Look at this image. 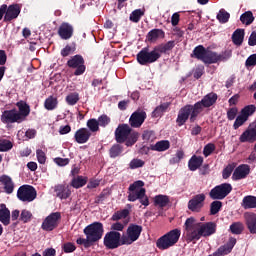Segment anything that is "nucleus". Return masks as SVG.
I'll list each match as a JSON object with an SVG mask.
<instances>
[{"instance_id":"58","label":"nucleus","mask_w":256,"mask_h":256,"mask_svg":"<svg viewBox=\"0 0 256 256\" xmlns=\"http://www.w3.org/2000/svg\"><path fill=\"white\" fill-rule=\"evenodd\" d=\"M183 157H185V152H183V150H178L176 152L175 157L172 158L171 163H179V161H181V159H183Z\"/></svg>"},{"instance_id":"59","label":"nucleus","mask_w":256,"mask_h":256,"mask_svg":"<svg viewBox=\"0 0 256 256\" xmlns=\"http://www.w3.org/2000/svg\"><path fill=\"white\" fill-rule=\"evenodd\" d=\"M54 163L59 165V167H65V165H69V158H55Z\"/></svg>"},{"instance_id":"14","label":"nucleus","mask_w":256,"mask_h":256,"mask_svg":"<svg viewBox=\"0 0 256 256\" xmlns=\"http://www.w3.org/2000/svg\"><path fill=\"white\" fill-rule=\"evenodd\" d=\"M60 222H61V213L59 212L51 213L42 222V229L43 231H53V229H57Z\"/></svg>"},{"instance_id":"19","label":"nucleus","mask_w":256,"mask_h":256,"mask_svg":"<svg viewBox=\"0 0 256 256\" xmlns=\"http://www.w3.org/2000/svg\"><path fill=\"white\" fill-rule=\"evenodd\" d=\"M147 119V113L141 109L136 110L129 119V123L131 127H134L135 129H138L145 123V120Z\"/></svg>"},{"instance_id":"18","label":"nucleus","mask_w":256,"mask_h":256,"mask_svg":"<svg viewBox=\"0 0 256 256\" xmlns=\"http://www.w3.org/2000/svg\"><path fill=\"white\" fill-rule=\"evenodd\" d=\"M205 194H197L188 202V209L193 213H199L205 205Z\"/></svg>"},{"instance_id":"49","label":"nucleus","mask_w":256,"mask_h":256,"mask_svg":"<svg viewBox=\"0 0 256 256\" xmlns=\"http://www.w3.org/2000/svg\"><path fill=\"white\" fill-rule=\"evenodd\" d=\"M234 170L235 164H228L222 172L223 179H229L231 177V173H233Z\"/></svg>"},{"instance_id":"15","label":"nucleus","mask_w":256,"mask_h":256,"mask_svg":"<svg viewBox=\"0 0 256 256\" xmlns=\"http://www.w3.org/2000/svg\"><path fill=\"white\" fill-rule=\"evenodd\" d=\"M67 65L71 69H76L74 72V75L76 76L83 75V73H85V60L81 55H75L72 57L70 60H68Z\"/></svg>"},{"instance_id":"35","label":"nucleus","mask_w":256,"mask_h":256,"mask_svg":"<svg viewBox=\"0 0 256 256\" xmlns=\"http://www.w3.org/2000/svg\"><path fill=\"white\" fill-rule=\"evenodd\" d=\"M243 39H245V30L243 29H237L232 35L234 45H242Z\"/></svg>"},{"instance_id":"61","label":"nucleus","mask_w":256,"mask_h":256,"mask_svg":"<svg viewBox=\"0 0 256 256\" xmlns=\"http://www.w3.org/2000/svg\"><path fill=\"white\" fill-rule=\"evenodd\" d=\"M76 247L75 244L68 242L66 244H64L63 246V250L65 253H73V251H75Z\"/></svg>"},{"instance_id":"20","label":"nucleus","mask_w":256,"mask_h":256,"mask_svg":"<svg viewBox=\"0 0 256 256\" xmlns=\"http://www.w3.org/2000/svg\"><path fill=\"white\" fill-rule=\"evenodd\" d=\"M73 26L67 22L62 23L58 28V35L64 41H67L73 37Z\"/></svg>"},{"instance_id":"47","label":"nucleus","mask_w":256,"mask_h":256,"mask_svg":"<svg viewBox=\"0 0 256 256\" xmlns=\"http://www.w3.org/2000/svg\"><path fill=\"white\" fill-rule=\"evenodd\" d=\"M129 215V210L124 209L121 211H117L112 216V221H119L121 219H125Z\"/></svg>"},{"instance_id":"4","label":"nucleus","mask_w":256,"mask_h":256,"mask_svg":"<svg viewBox=\"0 0 256 256\" xmlns=\"http://www.w3.org/2000/svg\"><path fill=\"white\" fill-rule=\"evenodd\" d=\"M145 182L138 180L129 186L128 201L140 200L145 207L149 206V198L145 195Z\"/></svg>"},{"instance_id":"48","label":"nucleus","mask_w":256,"mask_h":256,"mask_svg":"<svg viewBox=\"0 0 256 256\" xmlns=\"http://www.w3.org/2000/svg\"><path fill=\"white\" fill-rule=\"evenodd\" d=\"M141 17H143V12L141 11V9L134 10L130 14V21H133V23H139Z\"/></svg>"},{"instance_id":"33","label":"nucleus","mask_w":256,"mask_h":256,"mask_svg":"<svg viewBox=\"0 0 256 256\" xmlns=\"http://www.w3.org/2000/svg\"><path fill=\"white\" fill-rule=\"evenodd\" d=\"M206 54H207V49H205L203 45H199L193 50L191 57H195V59H199L204 63Z\"/></svg>"},{"instance_id":"21","label":"nucleus","mask_w":256,"mask_h":256,"mask_svg":"<svg viewBox=\"0 0 256 256\" xmlns=\"http://www.w3.org/2000/svg\"><path fill=\"white\" fill-rule=\"evenodd\" d=\"M20 13L21 6L19 4H12L6 8L4 21H13V19H17V17H19Z\"/></svg>"},{"instance_id":"5","label":"nucleus","mask_w":256,"mask_h":256,"mask_svg":"<svg viewBox=\"0 0 256 256\" xmlns=\"http://www.w3.org/2000/svg\"><path fill=\"white\" fill-rule=\"evenodd\" d=\"M159 59H161V52L156 47L151 51L145 47L137 54V61L140 65H151Z\"/></svg>"},{"instance_id":"11","label":"nucleus","mask_w":256,"mask_h":256,"mask_svg":"<svg viewBox=\"0 0 256 256\" xmlns=\"http://www.w3.org/2000/svg\"><path fill=\"white\" fill-rule=\"evenodd\" d=\"M231 191H233V186H231V184L229 183H224L214 187L210 191L209 196L211 199L221 200V199H225L227 195L231 193Z\"/></svg>"},{"instance_id":"57","label":"nucleus","mask_w":256,"mask_h":256,"mask_svg":"<svg viewBox=\"0 0 256 256\" xmlns=\"http://www.w3.org/2000/svg\"><path fill=\"white\" fill-rule=\"evenodd\" d=\"M213 151H215V144L213 143H209L204 147L203 150V155L205 157H209V155H211V153H213Z\"/></svg>"},{"instance_id":"2","label":"nucleus","mask_w":256,"mask_h":256,"mask_svg":"<svg viewBox=\"0 0 256 256\" xmlns=\"http://www.w3.org/2000/svg\"><path fill=\"white\" fill-rule=\"evenodd\" d=\"M115 139L117 143H125L127 147L135 145L137 139H139V132L133 130L127 124H120L115 130Z\"/></svg>"},{"instance_id":"51","label":"nucleus","mask_w":256,"mask_h":256,"mask_svg":"<svg viewBox=\"0 0 256 256\" xmlns=\"http://www.w3.org/2000/svg\"><path fill=\"white\" fill-rule=\"evenodd\" d=\"M222 203L221 201H214L211 203V206H210V213L211 215H217V212L218 211H221V207H222Z\"/></svg>"},{"instance_id":"34","label":"nucleus","mask_w":256,"mask_h":256,"mask_svg":"<svg viewBox=\"0 0 256 256\" xmlns=\"http://www.w3.org/2000/svg\"><path fill=\"white\" fill-rule=\"evenodd\" d=\"M59 105L57 97L50 96L44 102V107L47 111H54V109Z\"/></svg>"},{"instance_id":"36","label":"nucleus","mask_w":256,"mask_h":256,"mask_svg":"<svg viewBox=\"0 0 256 256\" xmlns=\"http://www.w3.org/2000/svg\"><path fill=\"white\" fill-rule=\"evenodd\" d=\"M160 37H165V32H163L161 29H153L147 35L148 41L151 42L157 41V39H160Z\"/></svg>"},{"instance_id":"52","label":"nucleus","mask_w":256,"mask_h":256,"mask_svg":"<svg viewBox=\"0 0 256 256\" xmlns=\"http://www.w3.org/2000/svg\"><path fill=\"white\" fill-rule=\"evenodd\" d=\"M97 122L99 127H107L111 123V118L107 115H101L98 117Z\"/></svg>"},{"instance_id":"8","label":"nucleus","mask_w":256,"mask_h":256,"mask_svg":"<svg viewBox=\"0 0 256 256\" xmlns=\"http://www.w3.org/2000/svg\"><path fill=\"white\" fill-rule=\"evenodd\" d=\"M141 231H143V227L135 224L130 225L126 234L122 235V243L125 245H132V243H135L141 236Z\"/></svg>"},{"instance_id":"9","label":"nucleus","mask_w":256,"mask_h":256,"mask_svg":"<svg viewBox=\"0 0 256 256\" xmlns=\"http://www.w3.org/2000/svg\"><path fill=\"white\" fill-rule=\"evenodd\" d=\"M193 111H195L194 105H186L180 109V111L178 113L177 120H176V123L179 125V127L185 125V123H187V119H189V117H190L191 122H193L197 119L199 114H196L195 116H193Z\"/></svg>"},{"instance_id":"38","label":"nucleus","mask_w":256,"mask_h":256,"mask_svg":"<svg viewBox=\"0 0 256 256\" xmlns=\"http://www.w3.org/2000/svg\"><path fill=\"white\" fill-rule=\"evenodd\" d=\"M169 109V103H163L156 107L154 111L152 112V117L157 119L158 117H163V113Z\"/></svg>"},{"instance_id":"1","label":"nucleus","mask_w":256,"mask_h":256,"mask_svg":"<svg viewBox=\"0 0 256 256\" xmlns=\"http://www.w3.org/2000/svg\"><path fill=\"white\" fill-rule=\"evenodd\" d=\"M187 241H199L201 237H211L217 231L215 222H198L195 218L190 217L184 224Z\"/></svg>"},{"instance_id":"7","label":"nucleus","mask_w":256,"mask_h":256,"mask_svg":"<svg viewBox=\"0 0 256 256\" xmlns=\"http://www.w3.org/2000/svg\"><path fill=\"white\" fill-rule=\"evenodd\" d=\"M123 244V236L117 231H110L104 237V246L106 249H117Z\"/></svg>"},{"instance_id":"6","label":"nucleus","mask_w":256,"mask_h":256,"mask_svg":"<svg viewBox=\"0 0 256 256\" xmlns=\"http://www.w3.org/2000/svg\"><path fill=\"white\" fill-rule=\"evenodd\" d=\"M103 231V224L100 222H94L84 229V234L86 235L88 241L95 243L99 241L101 237H103Z\"/></svg>"},{"instance_id":"39","label":"nucleus","mask_w":256,"mask_h":256,"mask_svg":"<svg viewBox=\"0 0 256 256\" xmlns=\"http://www.w3.org/2000/svg\"><path fill=\"white\" fill-rule=\"evenodd\" d=\"M155 205L158 207H167L169 205V197L165 195H157L154 198Z\"/></svg>"},{"instance_id":"28","label":"nucleus","mask_w":256,"mask_h":256,"mask_svg":"<svg viewBox=\"0 0 256 256\" xmlns=\"http://www.w3.org/2000/svg\"><path fill=\"white\" fill-rule=\"evenodd\" d=\"M0 221L6 226L11 223V212L5 204H0Z\"/></svg>"},{"instance_id":"42","label":"nucleus","mask_w":256,"mask_h":256,"mask_svg":"<svg viewBox=\"0 0 256 256\" xmlns=\"http://www.w3.org/2000/svg\"><path fill=\"white\" fill-rule=\"evenodd\" d=\"M86 125L90 133H97V131H99V122L95 118L89 119Z\"/></svg>"},{"instance_id":"30","label":"nucleus","mask_w":256,"mask_h":256,"mask_svg":"<svg viewBox=\"0 0 256 256\" xmlns=\"http://www.w3.org/2000/svg\"><path fill=\"white\" fill-rule=\"evenodd\" d=\"M241 206L243 209H256V196L248 195L244 197Z\"/></svg>"},{"instance_id":"62","label":"nucleus","mask_w":256,"mask_h":256,"mask_svg":"<svg viewBox=\"0 0 256 256\" xmlns=\"http://www.w3.org/2000/svg\"><path fill=\"white\" fill-rule=\"evenodd\" d=\"M125 229V224L121 222H116L111 225V230L112 231H123Z\"/></svg>"},{"instance_id":"37","label":"nucleus","mask_w":256,"mask_h":256,"mask_svg":"<svg viewBox=\"0 0 256 256\" xmlns=\"http://www.w3.org/2000/svg\"><path fill=\"white\" fill-rule=\"evenodd\" d=\"M71 185L74 189H81V187H85V185H87V177L77 176L72 179Z\"/></svg>"},{"instance_id":"32","label":"nucleus","mask_w":256,"mask_h":256,"mask_svg":"<svg viewBox=\"0 0 256 256\" xmlns=\"http://www.w3.org/2000/svg\"><path fill=\"white\" fill-rule=\"evenodd\" d=\"M0 181H1L2 185H4V190L8 194L13 193V190L15 189V185L13 184V180H11V177H9V176H2L0 178Z\"/></svg>"},{"instance_id":"60","label":"nucleus","mask_w":256,"mask_h":256,"mask_svg":"<svg viewBox=\"0 0 256 256\" xmlns=\"http://www.w3.org/2000/svg\"><path fill=\"white\" fill-rule=\"evenodd\" d=\"M255 65H256V54H252L246 60V67H255Z\"/></svg>"},{"instance_id":"13","label":"nucleus","mask_w":256,"mask_h":256,"mask_svg":"<svg viewBox=\"0 0 256 256\" xmlns=\"http://www.w3.org/2000/svg\"><path fill=\"white\" fill-rule=\"evenodd\" d=\"M217 101V94L210 93L206 95L200 102L194 105L193 117L202 113L203 109L211 107Z\"/></svg>"},{"instance_id":"29","label":"nucleus","mask_w":256,"mask_h":256,"mask_svg":"<svg viewBox=\"0 0 256 256\" xmlns=\"http://www.w3.org/2000/svg\"><path fill=\"white\" fill-rule=\"evenodd\" d=\"M203 165V157L201 156H192L188 162V167L190 171H197Z\"/></svg>"},{"instance_id":"27","label":"nucleus","mask_w":256,"mask_h":256,"mask_svg":"<svg viewBox=\"0 0 256 256\" xmlns=\"http://www.w3.org/2000/svg\"><path fill=\"white\" fill-rule=\"evenodd\" d=\"M54 191L60 199H68L71 195V189H69V186L62 184L55 186Z\"/></svg>"},{"instance_id":"17","label":"nucleus","mask_w":256,"mask_h":256,"mask_svg":"<svg viewBox=\"0 0 256 256\" xmlns=\"http://www.w3.org/2000/svg\"><path fill=\"white\" fill-rule=\"evenodd\" d=\"M2 123H23L19 111L17 109L5 110L1 115Z\"/></svg>"},{"instance_id":"54","label":"nucleus","mask_w":256,"mask_h":256,"mask_svg":"<svg viewBox=\"0 0 256 256\" xmlns=\"http://www.w3.org/2000/svg\"><path fill=\"white\" fill-rule=\"evenodd\" d=\"M143 165H145V162L141 159H133L130 164L129 167L130 169H139V167H143Z\"/></svg>"},{"instance_id":"12","label":"nucleus","mask_w":256,"mask_h":256,"mask_svg":"<svg viewBox=\"0 0 256 256\" xmlns=\"http://www.w3.org/2000/svg\"><path fill=\"white\" fill-rule=\"evenodd\" d=\"M255 111V105H248L244 107L233 124L234 129H239V127L245 125L246 121H248V119L251 117V115H253V113H255Z\"/></svg>"},{"instance_id":"50","label":"nucleus","mask_w":256,"mask_h":256,"mask_svg":"<svg viewBox=\"0 0 256 256\" xmlns=\"http://www.w3.org/2000/svg\"><path fill=\"white\" fill-rule=\"evenodd\" d=\"M230 17H231V15L223 9L220 10L217 15V19H218V21H220V23H227V21H229Z\"/></svg>"},{"instance_id":"16","label":"nucleus","mask_w":256,"mask_h":256,"mask_svg":"<svg viewBox=\"0 0 256 256\" xmlns=\"http://www.w3.org/2000/svg\"><path fill=\"white\" fill-rule=\"evenodd\" d=\"M231 57V53L217 54L211 50H206V55L204 56V63L211 65L213 63H219V61H227Z\"/></svg>"},{"instance_id":"22","label":"nucleus","mask_w":256,"mask_h":256,"mask_svg":"<svg viewBox=\"0 0 256 256\" xmlns=\"http://www.w3.org/2000/svg\"><path fill=\"white\" fill-rule=\"evenodd\" d=\"M74 139L79 145H83L91 139V131L87 128H80L74 134Z\"/></svg>"},{"instance_id":"23","label":"nucleus","mask_w":256,"mask_h":256,"mask_svg":"<svg viewBox=\"0 0 256 256\" xmlns=\"http://www.w3.org/2000/svg\"><path fill=\"white\" fill-rule=\"evenodd\" d=\"M251 169L249 168V165L247 164H242L238 166L232 175L233 181H240V179H245L247 175H249Z\"/></svg>"},{"instance_id":"56","label":"nucleus","mask_w":256,"mask_h":256,"mask_svg":"<svg viewBox=\"0 0 256 256\" xmlns=\"http://www.w3.org/2000/svg\"><path fill=\"white\" fill-rule=\"evenodd\" d=\"M38 163L41 165H45V162L47 161V155H45V152L43 150H37L36 151Z\"/></svg>"},{"instance_id":"40","label":"nucleus","mask_w":256,"mask_h":256,"mask_svg":"<svg viewBox=\"0 0 256 256\" xmlns=\"http://www.w3.org/2000/svg\"><path fill=\"white\" fill-rule=\"evenodd\" d=\"M240 21L244 25H251V23H253V21H255V17H253V12L248 11V12H245L244 14H242L240 17Z\"/></svg>"},{"instance_id":"31","label":"nucleus","mask_w":256,"mask_h":256,"mask_svg":"<svg viewBox=\"0 0 256 256\" xmlns=\"http://www.w3.org/2000/svg\"><path fill=\"white\" fill-rule=\"evenodd\" d=\"M171 147L169 140H161L151 146L152 151L163 152L167 151Z\"/></svg>"},{"instance_id":"53","label":"nucleus","mask_w":256,"mask_h":256,"mask_svg":"<svg viewBox=\"0 0 256 256\" xmlns=\"http://www.w3.org/2000/svg\"><path fill=\"white\" fill-rule=\"evenodd\" d=\"M122 148L119 144H116L114 146H112V148L110 149V157H112L113 159H115V157H119V155H121L122 153Z\"/></svg>"},{"instance_id":"10","label":"nucleus","mask_w":256,"mask_h":256,"mask_svg":"<svg viewBox=\"0 0 256 256\" xmlns=\"http://www.w3.org/2000/svg\"><path fill=\"white\" fill-rule=\"evenodd\" d=\"M17 197L20 201L31 203L37 199V191L33 186L23 185L18 189Z\"/></svg>"},{"instance_id":"46","label":"nucleus","mask_w":256,"mask_h":256,"mask_svg":"<svg viewBox=\"0 0 256 256\" xmlns=\"http://www.w3.org/2000/svg\"><path fill=\"white\" fill-rule=\"evenodd\" d=\"M78 102H79V93L74 92L66 96V103H68L69 105H77Z\"/></svg>"},{"instance_id":"64","label":"nucleus","mask_w":256,"mask_h":256,"mask_svg":"<svg viewBox=\"0 0 256 256\" xmlns=\"http://www.w3.org/2000/svg\"><path fill=\"white\" fill-rule=\"evenodd\" d=\"M59 133L60 135H67V133H71V126L69 125L60 126Z\"/></svg>"},{"instance_id":"25","label":"nucleus","mask_w":256,"mask_h":256,"mask_svg":"<svg viewBox=\"0 0 256 256\" xmlns=\"http://www.w3.org/2000/svg\"><path fill=\"white\" fill-rule=\"evenodd\" d=\"M240 143H253L256 141V128H249L246 131H244L240 138Z\"/></svg>"},{"instance_id":"55","label":"nucleus","mask_w":256,"mask_h":256,"mask_svg":"<svg viewBox=\"0 0 256 256\" xmlns=\"http://www.w3.org/2000/svg\"><path fill=\"white\" fill-rule=\"evenodd\" d=\"M237 113H239V109L237 107H232L227 111V118L229 121H233L235 117H237Z\"/></svg>"},{"instance_id":"44","label":"nucleus","mask_w":256,"mask_h":256,"mask_svg":"<svg viewBox=\"0 0 256 256\" xmlns=\"http://www.w3.org/2000/svg\"><path fill=\"white\" fill-rule=\"evenodd\" d=\"M173 47H175V41H169L166 44H162L158 47H156V49H158L160 51V57L162 53H167V51H171V49H173Z\"/></svg>"},{"instance_id":"43","label":"nucleus","mask_w":256,"mask_h":256,"mask_svg":"<svg viewBox=\"0 0 256 256\" xmlns=\"http://www.w3.org/2000/svg\"><path fill=\"white\" fill-rule=\"evenodd\" d=\"M243 229H244V226H243V223L241 222H235L230 226V231L234 235H241V233H243Z\"/></svg>"},{"instance_id":"3","label":"nucleus","mask_w":256,"mask_h":256,"mask_svg":"<svg viewBox=\"0 0 256 256\" xmlns=\"http://www.w3.org/2000/svg\"><path fill=\"white\" fill-rule=\"evenodd\" d=\"M180 237L181 230L179 228L170 230L156 241V247L161 251L171 249V247H175L179 243Z\"/></svg>"},{"instance_id":"63","label":"nucleus","mask_w":256,"mask_h":256,"mask_svg":"<svg viewBox=\"0 0 256 256\" xmlns=\"http://www.w3.org/2000/svg\"><path fill=\"white\" fill-rule=\"evenodd\" d=\"M180 19H181V16L179 15V12H176L172 15L171 23H172L173 27H177V25H179Z\"/></svg>"},{"instance_id":"26","label":"nucleus","mask_w":256,"mask_h":256,"mask_svg":"<svg viewBox=\"0 0 256 256\" xmlns=\"http://www.w3.org/2000/svg\"><path fill=\"white\" fill-rule=\"evenodd\" d=\"M16 106L18 107V115H20V119L22 121H25V119L28 117L29 113H31V108L25 101H19L16 103Z\"/></svg>"},{"instance_id":"41","label":"nucleus","mask_w":256,"mask_h":256,"mask_svg":"<svg viewBox=\"0 0 256 256\" xmlns=\"http://www.w3.org/2000/svg\"><path fill=\"white\" fill-rule=\"evenodd\" d=\"M13 149V142L8 139H0V152L5 153Z\"/></svg>"},{"instance_id":"24","label":"nucleus","mask_w":256,"mask_h":256,"mask_svg":"<svg viewBox=\"0 0 256 256\" xmlns=\"http://www.w3.org/2000/svg\"><path fill=\"white\" fill-rule=\"evenodd\" d=\"M246 226L252 235L256 234V214L253 212H246L244 214Z\"/></svg>"},{"instance_id":"45","label":"nucleus","mask_w":256,"mask_h":256,"mask_svg":"<svg viewBox=\"0 0 256 256\" xmlns=\"http://www.w3.org/2000/svg\"><path fill=\"white\" fill-rule=\"evenodd\" d=\"M33 219V214L31 211L24 209L21 211L19 220L22 221V223H29Z\"/></svg>"}]
</instances>
